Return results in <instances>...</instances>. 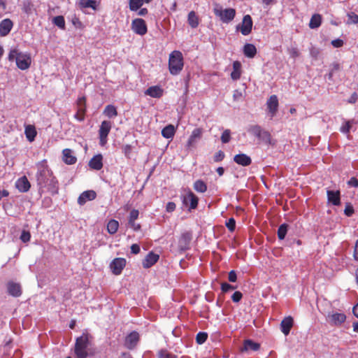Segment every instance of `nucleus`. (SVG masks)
Returning <instances> with one entry per match:
<instances>
[{"instance_id": "nucleus-1", "label": "nucleus", "mask_w": 358, "mask_h": 358, "mask_svg": "<svg viewBox=\"0 0 358 358\" xmlns=\"http://www.w3.org/2000/svg\"><path fill=\"white\" fill-rule=\"evenodd\" d=\"M37 171L36 173V184L38 192L41 194L48 192L52 194H56L59 190V182L53 175L45 159L36 164Z\"/></svg>"}, {"instance_id": "nucleus-2", "label": "nucleus", "mask_w": 358, "mask_h": 358, "mask_svg": "<svg viewBox=\"0 0 358 358\" xmlns=\"http://www.w3.org/2000/svg\"><path fill=\"white\" fill-rule=\"evenodd\" d=\"M91 338L90 335L85 333L76 338L74 352L77 358H87L88 356L93 355L94 350Z\"/></svg>"}, {"instance_id": "nucleus-3", "label": "nucleus", "mask_w": 358, "mask_h": 358, "mask_svg": "<svg viewBox=\"0 0 358 358\" xmlns=\"http://www.w3.org/2000/svg\"><path fill=\"white\" fill-rule=\"evenodd\" d=\"M10 62L15 61L17 68L20 70H27L30 67L31 59L30 55L20 52L17 49H11L8 55Z\"/></svg>"}, {"instance_id": "nucleus-4", "label": "nucleus", "mask_w": 358, "mask_h": 358, "mask_svg": "<svg viewBox=\"0 0 358 358\" xmlns=\"http://www.w3.org/2000/svg\"><path fill=\"white\" fill-rule=\"evenodd\" d=\"M184 66L182 54L174 50L169 55V69L170 73L176 76L180 73Z\"/></svg>"}, {"instance_id": "nucleus-5", "label": "nucleus", "mask_w": 358, "mask_h": 358, "mask_svg": "<svg viewBox=\"0 0 358 358\" xmlns=\"http://www.w3.org/2000/svg\"><path fill=\"white\" fill-rule=\"evenodd\" d=\"M214 14L218 17L223 23H229L232 21L236 15V10L234 8H225L220 4H215L213 8Z\"/></svg>"}, {"instance_id": "nucleus-6", "label": "nucleus", "mask_w": 358, "mask_h": 358, "mask_svg": "<svg viewBox=\"0 0 358 358\" xmlns=\"http://www.w3.org/2000/svg\"><path fill=\"white\" fill-rule=\"evenodd\" d=\"M131 30L136 34L140 36L145 35L148 31L146 23L141 18H136L132 20L131 24Z\"/></svg>"}, {"instance_id": "nucleus-7", "label": "nucleus", "mask_w": 358, "mask_h": 358, "mask_svg": "<svg viewBox=\"0 0 358 358\" xmlns=\"http://www.w3.org/2000/svg\"><path fill=\"white\" fill-rule=\"evenodd\" d=\"M111 129V122L104 120L101 122L99 130L100 145H104L107 142V136Z\"/></svg>"}, {"instance_id": "nucleus-8", "label": "nucleus", "mask_w": 358, "mask_h": 358, "mask_svg": "<svg viewBox=\"0 0 358 358\" xmlns=\"http://www.w3.org/2000/svg\"><path fill=\"white\" fill-rule=\"evenodd\" d=\"M252 27V17L249 15H246L243 17L241 24H238L236 27L237 29H240L241 34L244 36H247L250 34Z\"/></svg>"}, {"instance_id": "nucleus-9", "label": "nucleus", "mask_w": 358, "mask_h": 358, "mask_svg": "<svg viewBox=\"0 0 358 358\" xmlns=\"http://www.w3.org/2000/svg\"><path fill=\"white\" fill-rule=\"evenodd\" d=\"M86 112V99L85 96L78 98L77 101V112L74 115V117L82 122L85 120V115Z\"/></svg>"}, {"instance_id": "nucleus-10", "label": "nucleus", "mask_w": 358, "mask_h": 358, "mask_svg": "<svg viewBox=\"0 0 358 358\" xmlns=\"http://www.w3.org/2000/svg\"><path fill=\"white\" fill-rule=\"evenodd\" d=\"M327 320L331 325L340 326L345 321L346 316L344 313L332 312L328 313Z\"/></svg>"}, {"instance_id": "nucleus-11", "label": "nucleus", "mask_w": 358, "mask_h": 358, "mask_svg": "<svg viewBox=\"0 0 358 358\" xmlns=\"http://www.w3.org/2000/svg\"><path fill=\"white\" fill-rule=\"evenodd\" d=\"M266 106L270 117L271 118H273L275 115L278 108V99L277 96H271L266 101Z\"/></svg>"}, {"instance_id": "nucleus-12", "label": "nucleus", "mask_w": 358, "mask_h": 358, "mask_svg": "<svg viewBox=\"0 0 358 358\" xmlns=\"http://www.w3.org/2000/svg\"><path fill=\"white\" fill-rule=\"evenodd\" d=\"M126 265V260L124 258H115L110 263V267L113 273L115 275L121 273L122 269Z\"/></svg>"}, {"instance_id": "nucleus-13", "label": "nucleus", "mask_w": 358, "mask_h": 358, "mask_svg": "<svg viewBox=\"0 0 358 358\" xmlns=\"http://www.w3.org/2000/svg\"><path fill=\"white\" fill-rule=\"evenodd\" d=\"M198 201L197 196L191 191L183 196V203L187 206L189 205V210L197 207Z\"/></svg>"}, {"instance_id": "nucleus-14", "label": "nucleus", "mask_w": 358, "mask_h": 358, "mask_svg": "<svg viewBox=\"0 0 358 358\" xmlns=\"http://www.w3.org/2000/svg\"><path fill=\"white\" fill-rule=\"evenodd\" d=\"M96 196V193L94 190H87L83 192L78 199V203L82 206L88 201L94 200Z\"/></svg>"}, {"instance_id": "nucleus-15", "label": "nucleus", "mask_w": 358, "mask_h": 358, "mask_svg": "<svg viewBox=\"0 0 358 358\" xmlns=\"http://www.w3.org/2000/svg\"><path fill=\"white\" fill-rule=\"evenodd\" d=\"M293 324L294 320L291 316H287L282 320L280 323V330L285 336H287L289 334Z\"/></svg>"}, {"instance_id": "nucleus-16", "label": "nucleus", "mask_w": 358, "mask_h": 358, "mask_svg": "<svg viewBox=\"0 0 358 358\" xmlns=\"http://www.w3.org/2000/svg\"><path fill=\"white\" fill-rule=\"evenodd\" d=\"M13 27V23L10 19L7 18V19L3 20L0 22V36H7L11 31Z\"/></svg>"}, {"instance_id": "nucleus-17", "label": "nucleus", "mask_w": 358, "mask_h": 358, "mask_svg": "<svg viewBox=\"0 0 358 358\" xmlns=\"http://www.w3.org/2000/svg\"><path fill=\"white\" fill-rule=\"evenodd\" d=\"M15 187L20 192H27L30 189L31 185L26 176H23L16 181Z\"/></svg>"}, {"instance_id": "nucleus-18", "label": "nucleus", "mask_w": 358, "mask_h": 358, "mask_svg": "<svg viewBox=\"0 0 358 358\" xmlns=\"http://www.w3.org/2000/svg\"><path fill=\"white\" fill-rule=\"evenodd\" d=\"M139 339V335L136 331L129 334L125 339V345L129 349H133L137 344Z\"/></svg>"}, {"instance_id": "nucleus-19", "label": "nucleus", "mask_w": 358, "mask_h": 358, "mask_svg": "<svg viewBox=\"0 0 358 358\" xmlns=\"http://www.w3.org/2000/svg\"><path fill=\"white\" fill-rule=\"evenodd\" d=\"M202 136V129L200 128L194 129L191 136H189L187 143V147L188 148L192 147L194 145V144L196 143V141L201 138Z\"/></svg>"}, {"instance_id": "nucleus-20", "label": "nucleus", "mask_w": 358, "mask_h": 358, "mask_svg": "<svg viewBox=\"0 0 358 358\" xmlns=\"http://www.w3.org/2000/svg\"><path fill=\"white\" fill-rule=\"evenodd\" d=\"M234 161L238 164V165H241L243 166H248L251 164L252 159L251 158L245 154L241 153L235 155L234 157Z\"/></svg>"}, {"instance_id": "nucleus-21", "label": "nucleus", "mask_w": 358, "mask_h": 358, "mask_svg": "<svg viewBox=\"0 0 358 358\" xmlns=\"http://www.w3.org/2000/svg\"><path fill=\"white\" fill-rule=\"evenodd\" d=\"M7 289L9 294L14 297H18L22 294L21 286L16 282H9L7 285Z\"/></svg>"}, {"instance_id": "nucleus-22", "label": "nucleus", "mask_w": 358, "mask_h": 358, "mask_svg": "<svg viewBox=\"0 0 358 358\" xmlns=\"http://www.w3.org/2000/svg\"><path fill=\"white\" fill-rule=\"evenodd\" d=\"M159 257L158 255L152 252H149L143 262V267L145 268L151 267L158 261Z\"/></svg>"}, {"instance_id": "nucleus-23", "label": "nucleus", "mask_w": 358, "mask_h": 358, "mask_svg": "<svg viewBox=\"0 0 358 358\" xmlns=\"http://www.w3.org/2000/svg\"><path fill=\"white\" fill-rule=\"evenodd\" d=\"M103 157L101 154L94 156L89 162V166L94 170H101L103 167Z\"/></svg>"}, {"instance_id": "nucleus-24", "label": "nucleus", "mask_w": 358, "mask_h": 358, "mask_svg": "<svg viewBox=\"0 0 358 358\" xmlns=\"http://www.w3.org/2000/svg\"><path fill=\"white\" fill-rule=\"evenodd\" d=\"M192 240V234L190 232H185L182 234L179 240V247L182 250L188 248L189 243Z\"/></svg>"}, {"instance_id": "nucleus-25", "label": "nucleus", "mask_w": 358, "mask_h": 358, "mask_svg": "<svg viewBox=\"0 0 358 358\" xmlns=\"http://www.w3.org/2000/svg\"><path fill=\"white\" fill-rule=\"evenodd\" d=\"M63 160L66 164H74L77 159L73 155V151L71 149L66 148L63 150Z\"/></svg>"}, {"instance_id": "nucleus-26", "label": "nucleus", "mask_w": 358, "mask_h": 358, "mask_svg": "<svg viewBox=\"0 0 358 358\" xmlns=\"http://www.w3.org/2000/svg\"><path fill=\"white\" fill-rule=\"evenodd\" d=\"M146 95L153 98H160L163 95V90L159 86H152L145 92Z\"/></svg>"}, {"instance_id": "nucleus-27", "label": "nucleus", "mask_w": 358, "mask_h": 358, "mask_svg": "<svg viewBox=\"0 0 358 358\" xmlns=\"http://www.w3.org/2000/svg\"><path fill=\"white\" fill-rule=\"evenodd\" d=\"M327 194L329 202L331 203L334 206H338L340 204L341 201L339 191L327 190Z\"/></svg>"}, {"instance_id": "nucleus-28", "label": "nucleus", "mask_w": 358, "mask_h": 358, "mask_svg": "<svg viewBox=\"0 0 358 358\" xmlns=\"http://www.w3.org/2000/svg\"><path fill=\"white\" fill-rule=\"evenodd\" d=\"M241 76V64L238 61L233 63V71L231 73V78L234 80H237Z\"/></svg>"}, {"instance_id": "nucleus-29", "label": "nucleus", "mask_w": 358, "mask_h": 358, "mask_svg": "<svg viewBox=\"0 0 358 358\" xmlns=\"http://www.w3.org/2000/svg\"><path fill=\"white\" fill-rule=\"evenodd\" d=\"M260 348V345L257 343L253 342L251 340H246L244 342L243 348H242V352L244 351H257Z\"/></svg>"}, {"instance_id": "nucleus-30", "label": "nucleus", "mask_w": 358, "mask_h": 358, "mask_svg": "<svg viewBox=\"0 0 358 358\" xmlns=\"http://www.w3.org/2000/svg\"><path fill=\"white\" fill-rule=\"evenodd\" d=\"M152 0H129V6L131 11H137L143 6V3H149Z\"/></svg>"}, {"instance_id": "nucleus-31", "label": "nucleus", "mask_w": 358, "mask_h": 358, "mask_svg": "<svg viewBox=\"0 0 358 358\" xmlns=\"http://www.w3.org/2000/svg\"><path fill=\"white\" fill-rule=\"evenodd\" d=\"M243 53L247 57L253 58L257 53L256 47L253 44L247 43L243 47Z\"/></svg>"}, {"instance_id": "nucleus-32", "label": "nucleus", "mask_w": 358, "mask_h": 358, "mask_svg": "<svg viewBox=\"0 0 358 358\" xmlns=\"http://www.w3.org/2000/svg\"><path fill=\"white\" fill-rule=\"evenodd\" d=\"M248 131L258 138H261L262 135L268 136V134L266 131H263L259 125L251 126L248 129Z\"/></svg>"}, {"instance_id": "nucleus-33", "label": "nucleus", "mask_w": 358, "mask_h": 358, "mask_svg": "<svg viewBox=\"0 0 358 358\" xmlns=\"http://www.w3.org/2000/svg\"><path fill=\"white\" fill-rule=\"evenodd\" d=\"M24 133L27 138L30 142L33 141L36 136V131L32 125L26 126Z\"/></svg>"}, {"instance_id": "nucleus-34", "label": "nucleus", "mask_w": 358, "mask_h": 358, "mask_svg": "<svg viewBox=\"0 0 358 358\" xmlns=\"http://www.w3.org/2000/svg\"><path fill=\"white\" fill-rule=\"evenodd\" d=\"M322 22V17L320 14H315L312 16L310 22L309 27L311 29H316L319 27Z\"/></svg>"}, {"instance_id": "nucleus-35", "label": "nucleus", "mask_w": 358, "mask_h": 358, "mask_svg": "<svg viewBox=\"0 0 358 358\" xmlns=\"http://www.w3.org/2000/svg\"><path fill=\"white\" fill-rule=\"evenodd\" d=\"M175 134V128L172 124L165 127L162 131V135L166 138H171Z\"/></svg>"}, {"instance_id": "nucleus-36", "label": "nucleus", "mask_w": 358, "mask_h": 358, "mask_svg": "<svg viewBox=\"0 0 358 358\" xmlns=\"http://www.w3.org/2000/svg\"><path fill=\"white\" fill-rule=\"evenodd\" d=\"M103 114L109 118H113L117 115V111L113 105H108L103 110Z\"/></svg>"}, {"instance_id": "nucleus-37", "label": "nucleus", "mask_w": 358, "mask_h": 358, "mask_svg": "<svg viewBox=\"0 0 358 358\" xmlns=\"http://www.w3.org/2000/svg\"><path fill=\"white\" fill-rule=\"evenodd\" d=\"M188 23L192 28H196L199 25V19L194 11H191L188 14Z\"/></svg>"}, {"instance_id": "nucleus-38", "label": "nucleus", "mask_w": 358, "mask_h": 358, "mask_svg": "<svg viewBox=\"0 0 358 358\" xmlns=\"http://www.w3.org/2000/svg\"><path fill=\"white\" fill-rule=\"evenodd\" d=\"M118 227V222L115 220H110L107 224V231L110 234H114L117 232Z\"/></svg>"}, {"instance_id": "nucleus-39", "label": "nucleus", "mask_w": 358, "mask_h": 358, "mask_svg": "<svg viewBox=\"0 0 358 358\" xmlns=\"http://www.w3.org/2000/svg\"><path fill=\"white\" fill-rule=\"evenodd\" d=\"M194 189L200 193H204L207 190L206 184L201 180H197L194 183Z\"/></svg>"}, {"instance_id": "nucleus-40", "label": "nucleus", "mask_w": 358, "mask_h": 358, "mask_svg": "<svg viewBox=\"0 0 358 358\" xmlns=\"http://www.w3.org/2000/svg\"><path fill=\"white\" fill-rule=\"evenodd\" d=\"M79 5L81 8L96 9V1L94 0H80Z\"/></svg>"}, {"instance_id": "nucleus-41", "label": "nucleus", "mask_w": 358, "mask_h": 358, "mask_svg": "<svg viewBox=\"0 0 358 358\" xmlns=\"http://www.w3.org/2000/svg\"><path fill=\"white\" fill-rule=\"evenodd\" d=\"M52 23L62 29H65V20L62 15H58L52 19Z\"/></svg>"}, {"instance_id": "nucleus-42", "label": "nucleus", "mask_w": 358, "mask_h": 358, "mask_svg": "<svg viewBox=\"0 0 358 358\" xmlns=\"http://www.w3.org/2000/svg\"><path fill=\"white\" fill-rule=\"evenodd\" d=\"M158 358H178L176 355L169 352L167 350L162 349L157 352Z\"/></svg>"}, {"instance_id": "nucleus-43", "label": "nucleus", "mask_w": 358, "mask_h": 358, "mask_svg": "<svg viewBox=\"0 0 358 358\" xmlns=\"http://www.w3.org/2000/svg\"><path fill=\"white\" fill-rule=\"evenodd\" d=\"M288 225L286 224H281L278 229V237L280 240L285 238L287 232Z\"/></svg>"}, {"instance_id": "nucleus-44", "label": "nucleus", "mask_w": 358, "mask_h": 358, "mask_svg": "<svg viewBox=\"0 0 358 358\" xmlns=\"http://www.w3.org/2000/svg\"><path fill=\"white\" fill-rule=\"evenodd\" d=\"M352 123H354V120H352L345 121L341 127L340 128V131L345 134H348L350 132Z\"/></svg>"}, {"instance_id": "nucleus-45", "label": "nucleus", "mask_w": 358, "mask_h": 358, "mask_svg": "<svg viewBox=\"0 0 358 358\" xmlns=\"http://www.w3.org/2000/svg\"><path fill=\"white\" fill-rule=\"evenodd\" d=\"M348 24H357L358 23V15L353 12L348 13Z\"/></svg>"}, {"instance_id": "nucleus-46", "label": "nucleus", "mask_w": 358, "mask_h": 358, "mask_svg": "<svg viewBox=\"0 0 358 358\" xmlns=\"http://www.w3.org/2000/svg\"><path fill=\"white\" fill-rule=\"evenodd\" d=\"M208 338V334L206 332H199L196 336V341L198 344H203L205 343Z\"/></svg>"}, {"instance_id": "nucleus-47", "label": "nucleus", "mask_w": 358, "mask_h": 358, "mask_svg": "<svg viewBox=\"0 0 358 358\" xmlns=\"http://www.w3.org/2000/svg\"><path fill=\"white\" fill-rule=\"evenodd\" d=\"M230 139L231 131L229 129H225L221 136V141L223 143H227L230 141Z\"/></svg>"}, {"instance_id": "nucleus-48", "label": "nucleus", "mask_w": 358, "mask_h": 358, "mask_svg": "<svg viewBox=\"0 0 358 358\" xmlns=\"http://www.w3.org/2000/svg\"><path fill=\"white\" fill-rule=\"evenodd\" d=\"M33 5L29 1H24L22 5V10L27 13L30 14L32 10Z\"/></svg>"}, {"instance_id": "nucleus-49", "label": "nucleus", "mask_w": 358, "mask_h": 358, "mask_svg": "<svg viewBox=\"0 0 358 358\" xmlns=\"http://www.w3.org/2000/svg\"><path fill=\"white\" fill-rule=\"evenodd\" d=\"M236 289V287L235 286H233L227 282H222L221 284V289L222 291V292H227L229 291H231V290H234Z\"/></svg>"}, {"instance_id": "nucleus-50", "label": "nucleus", "mask_w": 358, "mask_h": 358, "mask_svg": "<svg viewBox=\"0 0 358 358\" xmlns=\"http://www.w3.org/2000/svg\"><path fill=\"white\" fill-rule=\"evenodd\" d=\"M139 212L138 210L133 209L129 214V222H132V221H136L138 217Z\"/></svg>"}, {"instance_id": "nucleus-51", "label": "nucleus", "mask_w": 358, "mask_h": 358, "mask_svg": "<svg viewBox=\"0 0 358 358\" xmlns=\"http://www.w3.org/2000/svg\"><path fill=\"white\" fill-rule=\"evenodd\" d=\"M30 238H31L30 233L27 231H24V230L22 231L21 236H20V240L23 243H27L30 241Z\"/></svg>"}, {"instance_id": "nucleus-52", "label": "nucleus", "mask_w": 358, "mask_h": 358, "mask_svg": "<svg viewBox=\"0 0 358 358\" xmlns=\"http://www.w3.org/2000/svg\"><path fill=\"white\" fill-rule=\"evenodd\" d=\"M242 297V293L239 291H236L232 294L231 299L234 302L238 303L241 300Z\"/></svg>"}, {"instance_id": "nucleus-53", "label": "nucleus", "mask_w": 358, "mask_h": 358, "mask_svg": "<svg viewBox=\"0 0 358 358\" xmlns=\"http://www.w3.org/2000/svg\"><path fill=\"white\" fill-rule=\"evenodd\" d=\"M226 225L230 231H233L235 229L236 222L234 218H230L226 223Z\"/></svg>"}, {"instance_id": "nucleus-54", "label": "nucleus", "mask_w": 358, "mask_h": 358, "mask_svg": "<svg viewBox=\"0 0 358 358\" xmlns=\"http://www.w3.org/2000/svg\"><path fill=\"white\" fill-rule=\"evenodd\" d=\"M224 158V153L222 150H219L214 155L215 162H220Z\"/></svg>"}, {"instance_id": "nucleus-55", "label": "nucleus", "mask_w": 358, "mask_h": 358, "mask_svg": "<svg viewBox=\"0 0 358 358\" xmlns=\"http://www.w3.org/2000/svg\"><path fill=\"white\" fill-rule=\"evenodd\" d=\"M289 54L291 57L292 58H296L299 56L300 53L299 51L296 48H292L289 50Z\"/></svg>"}, {"instance_id": "nucleus-56", "label": "nucleus", "mask_w": 358, "mask_h": 358, "mask_svg": "<svg viewBox=\"0 0 358 358\" xmlns=\"http://www.w3.org/2000/svg\"><path fill=\"white\" fill-rule=\"evenodd\" d=\"M228 279L231 282H234L236 281L237 275H236V272L234 271H231L229 273Z\"/></svg>"}, {"instance_id": "nucleus-57", "label": "nucleus", "mask_w": 358, "mask_h": 358, "mask_svg": "<svg viewBox=\"0 0 358 358\" xmlns=\"http://www.w3.org/2000/svg\"><path fill=\"white\" fill-rule=\"evenodd\" d=\"M348 185L351 186V187H358V180L355 177H352L351 178L348 182Z\"/></svg>"}, {"instance_id": "nucleus-58", "label": "nucleus", "mask_w": 358, "mask_h": 358, "mask_svg": "<svg viewBox=\"0 0 358 358\" xmlns=\"http://www.w3.org/2000/svg\"><path fill=\"white\" fill-rule=\"evenodd\" d=\"M176 203L174 202H169L167 204H166V211L167 212H173V210H175L176 209Z\"/></svg>"}, {"instance_id": "nucleus-59", "label": "nucleus", "mask_w": 358, "mask_h": 358, "mask_svg": "<svg viewBox=\"0 0 358 358\" xmlns=\"http://www.w3.org/2000/svg\"><path fill=\"white\" fill-rule=\"evenodd\" d=\"M344 213L347 216H351L354 213V209L352 206H347L345 208Z\"/></svg>"}, {"instance_id": "nucleus-60", "label": "nucleus", "mask_w": 358, "mask_h": 358, "mask_svg": "<svg viewBox=\"0 0 358 358\" xmlns=\"http://www.w3.org/2000/svg\"><path fill=\"white\" fill-rule=\"evenodd\" d=\"M131 253L135 254V255L139 253V252H140V247H139V245H137V244L131 245Z\"/></svg>"}, {"instance_id": "nucleus-61", "label": "nucleus", "mask_w": 358, "mask_h": 358, "mask_svg": "<svg viewBox=\"0 0 358 358\" xmlns=\"http://www.w3.org/2000/svg\"><path fill=\"white\" fill-rule=\"evenodd\" d=\"M331 44L335 47V48H340L343 45V42L342 40L341 39H336V40H333L331 41Z\"/></svg>"}, {"instance_id": "nucleus-62", "label": "nucleus", "mask_w": 358, "mask_h": 358, "mask_svg": "<svg viewBox=\"0 0 358 358\" xmlns=\"http://www.w3.org/2000/svg\"><path fill=\"white\" fill-rule=\"evenodd\" d=\"M243 96L242 92L238 90L234 92L233 97L234 100H239Z\"/></svg>"}, {"instance_id": "nucleus-63", "label": "nucleus", "mask_w": 358, "mask_h": 358, "mask_svg": "<svg viewBox=\"0 0 358 358\" xmlns=\"http://www.w3.org/2000/svg\"><path fill=\"white\" fill-rule=\"evenodd\" d=\"M129 226L134 230L138 231L141 229V225L135 222V221H132V222H129Z\"/></svg>"}, {"instance_id": "nucleus-64", "label": "nucleus", "mask_w": 358, "mask_h": 358, "mask_svg": "<svg viewBox=\"0 0 358 358\" xmlns=\"http://www.w3.org/2000/svg\"><path fill=\"white\" fill-rule=\"evenodd\" d=\"M354 257L357 261H358V240L356 241L355 246Z\"/></svg>"}]
</instances>
